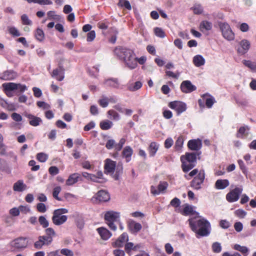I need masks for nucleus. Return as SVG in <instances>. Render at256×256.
Here are the masks:
<instances>
[{
    "mask_svg": "<svg viewBox=\"0 0 256 256\" xmlns=\"http://www.w3.org/2000/svg\"><path fill=\"white\" fill-rule=\"evenodd\" d=\"M26 186L22 180H18L13 186V190L16 192H22L26 190Z\"/></svg>",
    "mask_w": 256,
    "mask_h": 256,
    "instance_id": "obj_32",
    "label": "nucleus"
},
{
    "mask_svg": "<svg viewBox=\"0 0 256 256\" xmlns=\"http://www.w3.org/2000/svg\"><path fill=\"white\" fill-rule=\"evenodd\" d=\"M212 250L214 252L219 253L222 250V246L218 242H215L212 244Z\"/></svg>",
    "mask_w": 256,
    "mask_h": 256,
    "instance_id": "obj_53",
    "label": "nucleus"
},
{
    "mask_svg": "<svg viewBox=\"0 0 256 256\" xmlns=\"http://www.w3.org/2000/svg\"><path fill=\"white\" fill-rule=\"evenodd\" d=\"M36 163L34 160H30L28 162V165L32 167L31 168L32 171H37L40 169V166L36 165Z\"/></svg>",
    "mask_w": 256,
    "mask_h": 256,
    "instance_id": "obj_62",
    "label": "nucleus"
},
{
    "mask_svg": "<svg viewBox=\"0 0 256 256\" xmlns=\"http://www.w3.org/2000/svg\"><path fill=\"white\" fill-rule=\"evenodd\" d=\"M178 212L184 216H188L189 224L191 230L196 233L197 238L206 236L210 234L211 226L210 222L206 218H202L197 220L194 219L199 217L198 213L194 209H178Z\"/></svg>",
    "mask_w": 256,
    "mask_h": 256,
    "instance_id": "obj_1",
    "label": "nucleus"
},
{
    "mask_svg": "<svg viewBox=\"0 0 256 256\" xmlns=\"http://www.w3.org/2000/svg\"><path fill=\"white\" fill-rule=\"evenodd\" d=\"M48 18L50 20H60V16L59 15L56 14V12L53 10L48 11L47 12Z\"/></svg>",
    "mask_w": 256,
    "mask_h": 256,
    "instance_id": "obj_43",
    "label": "nucleus"
},
{
    "mask_svg": "<svg viewBox=\"0 0 256 256\" xmlns=\"http://www.w3.org/2000/svg\"><path fill=\"white\" fill-rule=\"evenodd\" d=\"M97 231L101 238L104 240H107L112 236L111 232L104 228H97Z\"/></svg>",
    "mask_w": 256,
    "mask_h": 256,
    "instance_id": "obj_29",
    "label": "nucleus"
},
{
    "mask_svg": "<svg viewBox=\"0 0 256 256\" xmlns=\"http://www.w3.org/2000/svg\"><path fill=\"white\" fill-rule=\"evenodd\" d=\"M128 234L124 232L114 242L112 243V246L114 247H122L125 242H128Z\"/></svg>",
    "mask_w": 256,
    "mask_h": 256,
    "instance_id": "obj_21",
    "label": "nucleus"
},
{
    "mask_svg": "<svg viewBox=\"0 0 256 256\" xmlns=\"http://www.w3.org/2000/svg\"><path fill=\"white\" fill-rule=\"evenodd\" d=\"M168 106L174 110L178 116L185 112L187 108L186 104L180 101H173L168 103Z\"/></svg>",
    "mask_w": 256,
    "mask_h": 256,
    "instance_id": "obj_10",
    "label": "nucleus"
},
{
    "mask_svg": "<svg viewBox=\"0 0 256 256\" xmlns=\"http://www.w3.org/2000/svg\"><path fill=\"white\" fill-rule=\"evenodd\" d=\"M96 198L100 202H105L110 200V196L109 194L106 191L101 190L98 191L96 194Z\"/></svg>",
    "mask_w": 256,
    "mask_h": 256,
    "instance_id": "obj_26",
    "label": "nucleus"
},
{
    "mask_svg": "<svg viewBox=\"0 0 256 256\" xmlns=\"http://www.w3.org/2000/svg\"><path fill=\"white\" fill-rule=\"evenodd\" d=\"M142 83L140 81H137L134 84L128 83L127 86V88L131 92H134L140 89L142 86Z\"/></svg>",
    "mask_w": 256,
    "mask_h": 256,
    "instance_id": "obj_35",
    "label": "nucleus"
},
{
    "mask_svg": "<svg viewBox=\"0 0 256 256\" xmlns=\"http://www.w3.org/2000/svg\"><path fill=\"white\" fill-rule=\"evenodd\" d=\"M12 118L16 122H20L22 120V117L19 114L14 112L12 114Z\"/></svg>",
    "mask_w": 256,
    "mask_h": 256,
    "instance_id": "obj_64",
    "label": "nucleus"
},
{
    "mask_svg": "<svg viewBox=\"0 0 256 256\" xmlns=\"http://www.w3.org/2000/svg\"><path fill=\"white\" fill-rule=\"evenodd\" d=\"M114 52L130 69H134L138 66L136 64V54L133 50L126 48L120 47L116 48Z\"/></svg>",
    "mask_w": 256,
    "mask_h": 256,
    "instance_id": "obj_2",
    "label": "nucleus"
},
{
    "mask_svg": "<svg viewBox=\"0 0 256 256\" xmlns=\"http://www.w3.org/2000/svg\"><path fill=\"white\" fill-rule=\"evenodd\" d=\"M198 172H199L198 169H194L192 170L188 174H185L184 178L186 180H190L194 176L196 175L197 174H198Z\"/></svg>",
    "mask_w": 256,
    "mask_h": 256,
    "instance_id": "obj_58",
    "label": "nucleus"
},
{
    "mask_svg": "<svg viewBox=\"0 0 256 256\" xmlns=\"http://www.w3.org/2000/svg\"><path fill=\"white\" fill-rule=\"evenodd\" d=\"M118 6L120 7H124L128 10L132 9L131 5L128 0H118Z\"/></svg>",
    "mask_w": 256,
    "mask_h": 256,
    "instance_id": "obj_44",
    "label": "nucleus"
},
{
    "mask_svg": "<svg viewBox=\"0 0 256 256\" xmlns=\"http://www.w3.org/2000/svg\"><path fill=\"white\" fill-rule=\"evenodd\" d=\"M212 22L207 21L203 20L200 24V30L202 32H204V30H210L212 28Z\"/></svg>",
    "mask_w": 256,
    "mask_h": 256,
    "instance_id": "obj_38",
    "label": "nucleus"
},
{
    "mask_svg": "<svg viewBox=\"0 0 256 256\" xmlns=\"http://www.w3.org/2000/svg\"><path fill=\"white\" fill-rule=\"evenodd\" d=\"M184 138L182 136H179L176 141L174 148L176 151L181 152L184 144Z\"/></svg>",
    "mask_w": 256,
    "mask_h": 256,
    "instance_id": "obj_34",
    "label": "nucleus"
},
{
    "mask_svg": "<svg viewBox=\"0 0 256 256\" xmlns=\"http://www.w3.org/2000/svg\"><path fill=\"white\" fill-rule=\"evenodd\" d=\"M128 226L129 230L132 233H137L142 229V225L135 221L129 220L128 222Z\"/></svg>",
    "mask_w": 256,
    "mask_h": 256,
    "instance_id": "obj_23",
    "label": "nucleus"
},
{
    "mask_svg": "<svg viewBox=\"0 0 256 256\" xmlns=\"http://www.w3.org/2000/svg\"><path fill=\"white\" fill-rule=\"evenodd\" d=\"M218 26L224 38L228 40H234V34L228 23L220 22H218Z\"/></svg>",
    "mask_w": 256,
    "mask_h": 256,
    "instance_id": "obj_7",
    "label": "nucleus"
},
{
    "mask_svg": "<svg viewBox=\"0 0 256 256\" xmlns=\"http://www.w3.org/2000/svg\"><path fill=\"white\" fill-rule=\"evenodd\" d=\"M205 178V172L204 170H200L198 174L190 182V186L194 190H200Z\"/></svg>",
    "mask_w": 256,
    "mask_h": 256,
    "instance_id": "obj_8",
    "label": "nucleus"
},
{
    "mask_svg": "<svg viewBox=\"0 0 256 256\" xmlns=\"http://www.w3.org/2000/svg\"><path fill=\"white\" fill-rule=\"evenodd\" d=\"M104 84L106 86L118 89L120 88V82L117 78H110L105 80Z\"/></svg>",
    "mask_w": 256,
    "mask_h": 256,
    "instance_id": "obj_27",
    "label": "nucleus"
},
{
    "mask_svg": "<svg viewBox=\"0 0 256 256\" xmlns=\"http://www.w3.org/2000/svg\"><path fill=\"white\" fill-rule=\"evenodd\" d=\"M8 32L13 36H20V33L18 30L14 26L8 27Z\"/></svg>",
    "mask_w": 256,
    "mask_h": 256,
    "instance_id": "obj_46",
    "label": "nucleus"
},
{
    "mask_svg": "<svg viewBox=\"0 0 256 256\" xmlns=\"http://www.w3.org/2000/svg\"><path fill=\"white\" fill-rule=\"evenodd\" d=\"M181 90L184 93H189L196 90V88L189 80H184L180 85Z\"/></svg>",
    "mask_w": 256,
    "mask_h": 256,
    "instance_id": "obj_18",
    "label": "nucleus"
},
{
    "mask_svg": "<svg viewBox=\"0 0 256 256\" xmlns=\"http://www.w3.org/2000/svg\"><path fill=\"white\" fill-rule=\"evenodd\" d=\"M38 222L44 228H47L48 226V222L44 216H40L39 217Z\"/></svg>",
    "mask_w": 256,
    "mask_h": 256,
    "instance_id": "obj_52",
    "label": "nucleus"
},
{
    "mask_svg": "<svg viewBox=\"0 0 256 256\" xmlns=\"http://www.w3.org/2000/svg\"><path fill=\"white\" fill-rule=\"evenodd\" d=\"M36 158L40 162H44L48 159V156L44 153L40 152L36 154Z\"/></svg>",
    "mask_w": 256,
    "mask_h": 256,
    "instance_id": "obj_50",
    "label": "nucleus"
},
{
    "mask_svg": "<svg viewBox=\"0 0 256 256\" xmlns=\"http://www.w3.org/2000/svg\"><path fill=\"white\" fill-rule=\"evenodd\" d=\"M141 248V245L140 244H137L136 245H134L132 242H127L125 244L124 249L126 252L128 254H130L131 250H136L138 248Z\"/></svg>",
    "mask_w": 256,
    "mask_h": 256,
    "instance_id": "obj_33",
    "label": "nucleus"
},
{
    "mask_svg": "<svg viewBox=\"0 0 256 256\" xmlns=\"http://www.w3.org/2000/svg\"><path fill=\"white\" fill-rule=\"evenodd\" d=\"M79 181H82V178L79 173H74L70 175L66 180V186H72Z\"/></svg>",
    "mask_w": 256,
    "mask_h": 256,
    "instance_id": "obj_20",
    "label": "nucleus"
},
{
    "mask_svg": "<svg viewBox=\"0 0 256 256\" xmlns=\"http://www.w3.org/2000/svg\"><path fill=\"white\" fill-rule=\"evenodd\" d=\"M64 68L61 62L58 63V68L53 70L51 76L58 81H62L64 78Z\"/></svg>",
    "mask_w": 256,
    "mask_h": 256,
    "instance_id": "obj_16",
    "label": "nucleus"
},
{
    "mask_svg": "<svg viewBox=\"0 0 256 256\" xmlns=\"http://www.w3.org/2000/svg\"><path fill=\"white\" fill-rule=\"evenodd\" d=\"M234 248L235 250L240 252L244 256H247L248 254L249 250L246 246L236 244L234 246Z\"/></svg>",
    "mask_w": 256,
    "mask_h": 256,
    "instance_id": "obj_39",
    "label": "nucleus"
},
{
    "mask_svg": "<svg viewBox=\"0 0 256 256\" xmlns=\"http://www.w3.org/2000/svg\"><path fill=\"white\" fill-rule=\"evenodd\" d=\"M46 236H44L45 238H50L52 242V238L55 235V232L52 228H48L45 230Z\"/></svg>",
    "mask_w": 256,
    "mask_h": 256,
    "instance_id": "obj_55",
    "label": "nucleus"
},
{
    "mask_svg": "<svg viewBox=\"0 0 256 256\" xmlns=\"http://www.w3.org/2000/svg\"><path fill=\"white\" fill-rule=\"evenodd\" d=\"M202 142L200 140H191L188 142V147L192 150L198 151L202 148Z\"/></svg>",
    "mask_w": 256,
    "mask_h": 256,
    "instance_id": "obj_24",
    "label": "nucleus"
},
{
    "mask_svg": "<svg viewBox=\"0 0 256 256\" xmlns=\"http://www.w3.org/2000/svg\"><path fill=\"white\" fill-rule=\"evenodd\" d=\"M242 192V188L241 187H236L231 190L226 195V199L230 202H232L237 201L240 198Z\"/></svg>",
    "mask_w": 256,
    "mask_h": 256,
    "instance_id": "obj_13",
    "label": "nucleus"
},
{
    "mask_svg": "<svg viewBox=\"0 0 256 256\" xmlns=\"http://www.w3.org/2000/svg\"><path fill=\"white\" fill-rule=\"evenodd\" d=\"M0 105L4 108H6L10 110H13V108H9L10 106H13V104H8L4 98H0Z\"/></svg>",
    "mask_w": 256,
    "mask_h": 256,
    "instance_id": "obj_54",
    "label": "nucleus"
},
{
    "mask_svg": "<svg viewBox=\"0 0 256 256\" xmlns=\"http://www.w3.org/2000/svg\"><path fill=\"white\" fill-rule=\"evenodd\" d=\"M120 218V213L113 210L107 212L104 215V219L106 224L110 229L113 230H116L117 228L114 222H118Z\"/></svg>",
    "mask_w": 256,
    "mask_h": 256,
    "instance_id": "obj_4",
    "label": "nucleus"
},
{
    "mask_svg": "<svg viewBox=\"0 0 256 256\" xmlns=\"http://www.w3.org/2000/svg\"><path fill=\"white\" fill-rule=\"evenodd\" d=\"M193 62L196 66H200L205 63L204 58L200 55H196L193 58Z\"/></svg>",
    "mask_w": 256,
    "mask_h": 256,
    "instance_id": "obj_37",
    "label": "nucleus"
},
{
    "mask_svg": "<svg viewBox=\"0 0 256 256\" xmlns=\"http://www.w3.org/2000/svg\"><path fill=\"white\" fill-rule=\"evenodd\" d=\"M116 162L110 158H106L104 160V169L106 174L114 172L116 168Z\"/></svg>",
    "mask_w": 256,
    "mask_h": 256,
    "instance_id": "obj_19",
    "label": "nucleus"
},
{
    "mask_svg": "<svg viewBox=\"0 0 256 256\" xmlns=\"http://www.w3.org/2000/svg\"><path fill=\"white\" fill-rule=\"evenodd\" d=\"M2 87L4 90L6 92H10L14 90H18L20 92H23L27 90V87L24 84H16L14 82H8L2 84Z\"/></svg>",
    "mask_w": 256,
    "mask_h": 256,
    "instance_id": "obj_9",
    "label": "nucleus"
},
{
    "mask_svg": "<svg viewBox=\"0 0 256 256\" xmlns=\"http://www.w3.org/2000/svg\"><path fill=\"white\" fill-rule=\"evenodd\" d=\"M247 212L243 209H237L234 212V214L239 218H245Z\"/></svg>",
    "mask_w": 256,
    "mask_h": 256,
    "instance_id": "obj_47",
    "label": "nucleus"
},
{
    "mask_svg": "<svg viewBox=\"0 0 256 256\" xmlns=\"http://www.w3.org/2000/svg\"><path fill=\"white\" fill-rule=\"evenodd\" d=\"M200 153L186 152L185 154L181 156L180 159L182 162V168L184 172H187L192 169L196 164L197 156Z\"/></svg>",
    "mask_w": 256,
    "mask_h": 256,
    "instance_id": "obj_3",
    "label": "nucleus"
},
{
    "mask_svg": "<svg viewBox=\"0 0 256 256\" xmlns=\"http://www.w3.org/2000/svg\"><path fill=\"white\" fill-rule=\"evenodd\" d=\"M154 33L156 36L160 38H164L166 36L164 30L160 28H154Z\"/></svg>",
    "mask_w": 256,
    "mask_h": 256,
    "instance_id": "obj_45",
    "label": "nucleus"
},
{
    "mask_svg": "<svg viewBox=\"0 0 256 256\" xmlns=\"http://www.w3.org/2000/svg\"><path fill=\"white\" fill-rule=\"evenodd\" d=\"M34 37L37 40L40 42L44 41L45 35L43 30L40 28H36L34 32Z\"/></svg>",
    "mask_w": 256,
    "mask_h": 256,
    "instance_id": "obj_36",
    "label": "nucleus"
},
{
    "mask_svg": "<svg viewBox=\"0 0 256 256\" xmlns=\"http://www.w3.org/2000/svg\"><path fill=\"white\" fill-rule=\"evenodd\" d=\"M68 212L66 209H56L54 212L52 220L54 224L58 226L64 224L67 220V216L62 215L63 214Z\"/></svg>",
    "mask_w": 256,
    "mask_h": 256,
    "instance_id": "obj_6",
    "label": "nucleus"
},
{
    "mask_svg": "<svg viewBox=\"0 0 256 256\" xmlns=\"http://www.w3.org/2000/svg\"><path fill=\"white\" fill-rule=\"evenodd\" d=\"M60 253L66 256H74V255L73 252L68 248L62 249Z\"/></svg>",
    "mask_w": 256,
    "mask_h": 256,
    "instance_id": "obj_59",
    "label": "nucleus"
},
{
    "mask_svg": "<svg viewBox=\"0 0 256 256\" xmlns=\"http://www.w3.org/2000/svg\"><path fill=\"white\" fill-rule=\"evenodd\" d=\"M22 24L23 25L32 26V22L29 18L28 16L26 14H23L20 17Z\"/></svg>",
    "mask_w": 256,
    "mask_h": 256,
    "instance_id": "obj_42",
    "label": "nucleus"
},
{
    "mask_svg": "<svg viewBox=\"0 0 256 256\" xmlns=\"http://www.w3.org/2000/svg\"><path fill=\"white\" fill-rule=\"evenodd\" d=\"M17 76L16 72L14 70H7L0 74V78L4 80H11Z\"/></svg>",
    "mask_w": 256,
    "mask_h": 256,
    "instance_id": "obj_17",
    "label": "nucleus"
},
{
    "mask_svg": "<svg viewBox=\"0 0 256 256\" xmlns=\"http://www.w3.org/2000/svg\"><path fill=\"white\" fill-rule=\"evenodd\" d=\"M168 186V182L160 181L158 186V190L153 186H150V192L154 195H158L160 193H163L167 189Z\"/></svg>",
    "mask_w": 256,
    "mask_h": 256,
    "instance_id": "obj_14",
    "label": "nucleus"
},
{
    "mask_svg": "<svg viewBox=\"0 0 256 256\" xmlns=\"http://www.w3.org/2000/svg\"><path fill=\"white\" fill-rule=\"evenodd\" d=\"M110 101V99L106 97H104L101 99H100L98 101V103L100 106L102 108L106 107L109 102Z\"/></svg>",
    "mask_w": 256,
    "mask_h": 256,
    "instance_id": "obj_49",
    "label": "nucleus"
},
{
    "mask_svg": "<svg viewBox=\"0 0 256 256\" xmlns=\"http://www.w3.org/2000/svg\"><path fill=\"white\" fill-rule=\"evenodd\" d=\"M202 99H199L198 100V104L200 108H204V101L206 102V106L208 108H211L216 102L214 98L208 94V93L204 94L202 96Z\"/></svg>",
    "mask_w": 256,
    "mask_h": 256,
    "instance_id": "obj_12",
    "label": "nucleus"
},
{
    "mask_svg": "<svg viewBox=\"0 0 256 256\" xmlns=\"http://www.w3.org/2000/svg\"><path fill=\"white\" fill-rule=\"evenodd\" d=\"M25 116L30 120L29 124L32 126H37L42 122L41 118L32 114H26Z\"/></svg>",
    "mask_w": 256,
    "mask_h": 256,
    "instance_id": "obj_25",
    "label": "nucleus"
},
{
    "mask_svg": "<svg viewBox=\"0 0 256 256\" xmlns=\"http://www.w3.org/2000/svg\"><path fill=\"white\" fill-rule=\"evenodd\" d=\"M108 114L112 117L114 120H118L120 116L118 114L113 110H109L108 112Z\"/></svg>",
    "mask_w": 256,
    "mask_h": 256,
    "instance_id": "obj_61",
    "label": "nucleus"
},
{
    "mask_svg": "<svg viewBox=\"0 0 256 256\" xmlns=\"http://www.w3.org/2000/svg\"><path fill=\"white\" fill-rule=\"evenodd\" d=\"M243 64L244 66L249 68L252 70H256V62H252L250 60H244Z\"/></svg>",
    "mask_w": 256,
    "mask_h": 256,
    "instance_id": "obj_48",
    "label": "nucleus"
},
{
    "mask_svg": "<svg viewBox=\"0 0 256 256\" xmlns=\"http://www.w3.org/2000/svg\"><path fill=\"white\" fill-rule=\"evenodd\" d=\"M246 128L245 126H241L240 128L237 132L236 136L238 138H244L247 135L248 133H246Z\"/></svg>",
    "mask_w": 256,
    "mask_h": 256,
    "instance_id": "obj_41",
    "label": "nucleus"
},
{
    "mask_svg": "<svg viewBox=\"0 0 256 256\" xmlns=\"http://www.w3.org/2000/svg\"><path fill=\"white\" fill-rule=\"evenodd\" d=\"M133 152V150L130 146H126L122 152V156L125 159L126 162H128L132 160Z\"/></svg>",
    "mask_w": 256,
    "mask_h": 256,
    "instance_id": "obj_22",
    "label": "nucleus"
},
{
    "mask_svg": "<svg viewBox=\"0 0 256 256\" xmlns=\"http://www.w3.org/2000/svg\"><path fill=\"white\" fill-rule=\"evenodd\" d=\"M112 126V122L108 120H103L100 124V128L102 130H108Z\"/></svg>",
    "mask_w": 256,
    "mask_h": 256,
    "instance_id": "obj_40",
    "label": "nucleus"
},
{
    "mask_svg": "<svg viewBox=\"0 0 256 256\" xmlns=\"http://www.w3.org/2000/svg\"><path fill=\"white\" fill-rule=\"evenodd\" d=\"M126 142V140L124 138H122L118 144L116 143L114 140H108L106 142V147L108 150H111L114 148V150L118 152L122 150Z\"/></svg>",
    "mask_w": 256,
    "mask_h": 256,
    "instance_id": "obj_11",
    "label": "nucleus"
},
{
    "mask_svg": "<svg viewBox=\"0 0 256 256\" xmlns=\"http://www.w3.org/2000/svg\"><path fill=\"white\" fill-rule=\"evenodd\" d=\"M96 38V32L94 30H91L87 34L86 40L88 42H92Z\"/></svg>",
    "mask_w": 256,
    "mask_h": 256,
    "instance_id": "obj_56",
    "label": "nucleus"
},
{
    "mask_svg": "<svg viewBox=\"0 0 256 256\" xmlns=\"http://www.w3.org/2000/svg\"><path fill=\"white\" fill-rule=\"evenodd\" d=\"M159 148V144L156 142H152L148 148L150 156L153 157L156 154Z\"/></svg>",
    "mask_w": 256,
    "mask_h": 256,
    "instance_id": "obj_30",
    "label": "nucleus"
},
{
    "mask_svg": "<svg viewBox=\"0 0 256 256\" xmlns=\"http://www.w3.org/2000/svg\"><path fill=\"white\" fill-rule=\"evenodd\" d=\"M29 244V240L28 238L19 237L13 240L10 245L15 250L20 252L26 249Z\"/></svg>",
    "mask_w": 256,
    "mask_h": 256,
    "instance_id": "obj_5",
    "label": "nucleus"
},
{
    "mask_svg": "<svg viewBox=\"0 0 256 256\" xmlns=\"http://www.w3.org/2000/svg\"><path fill=\"white\" fill-rule=\"evenodd\" d=\"M52 243L50 238H45V236H39L38 240L34 243V247L36 249H41L44 246H48Z\"/></svg>",
    "mask_w": 256,
    "mask_h": 256,
    "instance_id": "obj_15",
    "label": "nucleus"
},
{
    "mask_svg": "<svg viewBox=\"0 0 256 256\" xmlns=\"http://www.w3.org/2000/svg\"><path fill=\"white\" fill-rule=\"evenodd\" d=\"M238 166L240 168V170H242V172L244 174H247V169L246 166H245V164L244 162L242 160H238Z\"/></svg>",
    "mask_w": 256,
    "mask_h": 256,
    "instance_id": "obj_57",
    "label": "nucleus"
},
{
    "mask_svg": "<svg viewBox=\"0 0 256 256\" xmlns=\"http://www.w3.org/2000/svg\"><path fill=\"white\" fill-rule=\"evenodd\" d=\"M242 48L238 49V53L243 54H246L250 48V42L246 40H243L240 42Z\"/></svg>",
    "mask_w": 256,
    "mask_h": 256,
    "instance_id": "obj_28",
    "label": "nucleus"
},
{
    "mask_svg": "<svg viewBox=\"0 0 256 256\" xmlns=\"http://www.w3.org/2000/svg\"><path fill=\"white\" fill-rule=\"evenodd\" d=\"M180 204V200L177 198H173L170 202V205L175 208L179 207Z\"/></svg>",
    "mask_w": 256,
    "mask_h": 256,
    "instance_id": "obj_60",
    "label": "nucleus"
},
{
    "mask_svg": "<svg viewBox=\"0 0 256 256\" xmlns=\"http://www.w3.org/2000/svg\"><path fill=\"white\" fill-rule=\"evenodd\" d=\"M230 184L228 180H218L215 183V188L218 190H223Z\"/></svg>",
    "mask_w": 256,
    "mask_h": 256,
    "instance_id": "obj_31",
    "label": "nucleus"
},
{
    "mask_svg": "<svg viewBox=\"0 0 256 256\" xmlns=\"http://www.w3.org/2000/svg\"><path fill=\"white\" fill-rule=\"evenodd\" d=\"M61 190H62L60 186H58L55 187L54 188V190H53L52 196H53V197L55 199H56V200H61V198H60L58 196V195L60 194V192Z\"/></svg>",
    "mask_w": 256,
    "mask_h": 256,
    "instance_id": "obj_51",
    "label": "nucleus"
},
{
    "mask_svg": "<svg viewBox=\"0 0 256 256\" xmlns=\"http://www.w3.org/2000/svg\"><path fill=\"white\" fill-rule=\"evenodd\" d=\"M48 172L51 175L54 176L58 174L59 170L56 166H52L49 168Z\"/></svg>",
    "mask_w": 256,
    "mask_h": 256,
    "instance_id": "obj_63",
    "label": "nucleus"
}]
</instances>
